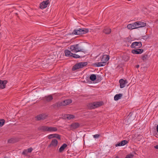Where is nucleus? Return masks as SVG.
<instances>
[{"label":"nucleus","mask_w":158,"mask_h":158,"mask_svg":"<svg viewBox=\"0 0 158 158\" xmlns=\"http://www.w3.org/2000/svg\"><path fill=\"white\" fill-rule=\"evenodd\" d=\"M69 48L70 50V51L68 50H66L64 51L65 56L67 57L72 56L73 53H71V51L73 52L76 53L78 52L82 51L83 50V48L80 47L78 44L71 45Z\"/></svg>","instance_id":"f257e3e1"},{"label":"nucleus","mask_w":158,"mask_h":158,"mask_svg":"<svg viewBox=\"0 0 158 158\" xmlns=\"http://www.w3.org/2000/svg\"><path fill=\"white\" fill-rule=\"evenodd\" d=\"M109 59L108 55H103L101 58V62L94 63L93 64V65L95 67H100L105 66Z\"/></svg>","instance_id":"f03ea898"},{"label":"nucleus","mask_w":158,"mask_h":158,"mask_svg":"<svg viewBox=\"0 0 158 158\" xmlns=\"http://www.w3.org/2000/svg\"><path fill=\"white\" fill-rule=\"evenodd\" d=\"M38 129L44 132L48 131L50 132H56L58 130L56 127L45 126H41L38 128Z\"/></svg>","instance_id":"7ed1b4c3"},{"label":"nucleus","mask_w":158,"mask_h":158,"mask_svg":"<svg viewBox=\"0 0 158 158\" xmlns=\"http://www.w3.org/2000/svg\"><path fill=\"white\" fill-rule=\"evenodd\" d=\"M88 31V29L79 28L78 29H74L73 32V34L75 35H80L82 34H85Z\"/></svg>","instance_id":"20e7f679"},{"label":"nucleus","mask_w":158,"mask_h":158,"mask_svg":"<svg viewBox=\"0 0 158 158\" xmlns=\"http://www.w3.org/2000/svg\"><path fill=\"white\" fill-rule=\"evenodd\" d=\"M87 64V63L86 62L78 63L73 66L72 70L73 71H74L76 69L82 68L86 66Z\"/></svg>","instance_id":"39448f33"},{"label":"nucleus","mask_w":158,"mask_h":158,"mask_svg":"<svg viewBox=\"0 0 158 158\" xmlns=\"http://www.w3.org/2000/svg\"><path fill=\"white\" fill-rule=\"evenodd\" d=\"M103 104L102 102H97L93 104H89V109H94L96 107L101 106Z\"/></svg>","instance_id":"423d86ee"},{"label":"nucleus","mask_w":158,"mask_h":158,"mask_svg":"<svg viewBox=\"0 0 158 158\" xmlns=\"http://www.w3.org/2000/svg\"><path fill=\"white\" fill-rule=\"evenodd\" d=\"M72 102V101L71 99H66L63 101L62 102H58L57 106H65L69 104Z\"/></svg>","instance_id":"0eeeda50"},{"label":"nucleus","mask_w":158,"mask_h":158,"mask_svg":"<svg viewBox=\"0 0 158 158\" xmlns=\"http://www.w3.org/2000/svg\"><path fill=\"white\" fill-rule=\"evenodd\" d=\"M142 46V44L140 42H133L131 46V48L139 49Z\"/></svg>","instance_id":"6e6552de"},{"label":"nucleus","mask_w":158,"mask_h":158,"mask_svg":"<svg viewBox=\"0 0 158 158\" xmlns=\"http://www.w3.org/2000/svg\"><path fill=\"white\" fill-rule=\"evenodd\" d=\"M58 141L56 139H52L50 144L48 145V147H50L52 148H56L58 145Z\"/></svg>","instance_id":"1a4fd4ad"},{"label":"nucleus","mask_w":158,"mask_h":158,"mask_svg":"<svg viewBox=\"0 0 158 158\" xmlns=\"http://www.w3.org/2000/svg\"><path fill=\"white\" fill-rule=\"evenodd\" d=\"M136 28L144 27L146 26V23H145L137 21L135 22Z\"/></svg>","instance_id":"9d476101"},{"label":"nucleus","mask_w":158,"mask_h":158,"mask_svg":"<svg viewBox=\"0 0 158 158\" xmlns=\"http://www.w3.org/2000/svg\"><path fill=\"white\" fill-rule=\"evenodd\" d=\"M49 1L47 0L43 2L40 4V7L41 9H44L47 7L48 4L49 3Z\"/></svg>","instance_id":"9b49d317"},{"label":"nucleus","mask_w":158,"mask_h":158,"mask_svg":"<svg viewBox=\"0 0 158 158\" xmlns=\"http://www.w3.org/2000/svg\"><path fill=\"white\" fill-rule=\"evenodd\" d=\"M120 83V87L121 88H123L125 87V85L127 83V80H124L123 79H121L119 81Z\"/></svg>","instance_id":"f8f14e48"},{"label":"nucleus","mask_w":158,"mask_h":158,"mask_svg":"<svg viewBox=\"0 0 158 158\" xmlns=\"http://www.w3.org/2000/svg\"><path fill=\"white\" fill-rule=\"evenodd\" d=\"M48 139H51L54 138H56L59 139H60V137L59 135L57 134H51L47 136Z\"/></svg>","instance_id":"ddd939ff"},{"label":"nucleus","mask_w":158,"mask_h":158,"mask_svg":"<svg viewBox=\"0 0 158 158\" xmlns=\"http://www.w3.org/2000/svg\"><path fill=\"white\" fill-rule=\"evenodd\" d=\"M143 49L139 48L132 50V53L135 54H140L143 53Z\"/></svg>","instance_id":"4468645a"},{"label":"nucleus","mask_w":158,"mask_h":158,"mask_svg":"<svg viewBox=\"0 0 158 158\" xmlns=\"http://www.w3.org/2000/svg\"><path fill=\"white\" fill-rule=\"evenodd\" d=\"M80 124L78 123H75L72 124L70 126V128L72 130L74 129L79 127Z\"/></svg>","instance_id":"2eb2a0df"},{"label":"nucleus","mask_w":158,"mask_h":158,"mask_svg":"<svg viewBox=\"0 0 158 158\" xmlns=\"http://www.w3.org/2000/svg\"><path fill=\"white\" fill-rule=\"evenodd\" d=\"M7 82L6 81H2L0 80V88L2 89L5 88Z\"/></svg>","instance_id":"dca6fc26"},{"label":"nucleus","mask_w":158,"mask_h":158,"mask_svg":"<svg viewBox=\"0 0 158 158\" xmlns=\"http://www.w3.org/2000/svg\"><path fill=\"white\" fill-rule=\"evenodd\" d=\"M128 142L126 140H124L122 141L121 142L118 144H115L116 147L118 146H124L125 144L128 143Z\"/></svg>","instance_id":"f3484780"},{"label":"nucleus","mask_w":158,"mask_h":158,"mask_svg":"<svg viewBox=\"0 0 158 158\" xmlns=\"http://www.w3.org/2000/svg\"><path fill=\"white\" fill-rule=\"evenodd\" d=\"M46 116L44 114H40L36 117L37 119L38 120L44 119L46 118Z\"/></svg>","instance_id":"a211bd4d"},{"label":"nucleus","mask_w":158,"mask_h":158,"mask_svg":"<svg viewBox=\"0 0 158 158\" xmlns=\"http://www.w3.org/2000/svg\"><path fill=\"white\" fill-rule=\"evenodd\" d=\"M135 23L131 24H128L127 25V27L129 29H133L136 28Z\"/></svg>","instance_id":"6ab92c4d"},{"label":"nucleus","mask_w":158,"mask_h":158,"mask_svg":"<svg viewBox=\"0 0 158 158\" xmlns=\"http://www.w3.org/2000/svg\"><path fill=\"white\" fill-rule=\"evenodd\" d=\"M65 118H67L69 120L73 119L75 118L74 115L72 114H67L64 115Z\"/></svg>","instance_id":"aec40b11"},{"label":"nucleus","mask_w":158,"mask_h":158,"mask_svg":"<svg viewBox=\"0 0 158 158\" xmlns=\"http://www.w3.org/2000/svg\"><path fill=\"white\" fill-rule=\"evenodd\" d=\"M67 145L65 143L63 144L60 148L59 149V151L60 152H62L64 149L67 147Z\"/></svg>","instance_id":"412c9836"},{"label":"nucleus","mask_w":158,"mask_h":158,"mask_svg":"<svg viewBox=\"0 0 158 158\" xmlns=\"http://www.w3.org/2000/svg\"><path fill=\"white\" fill-rule=\"evenodd\" d=\"M53 98L51 95L46 96L44 98V99L47 102H49Z\"/></svg>","instance_id":"4be33fe9"},{"label":"nucleus","mask_w":158,"mask_h":158,"mask_svg":"<svg viewBox=\"0 0 158 158\" xmlns=\"http://www.w3.org/2000/svg\"><path fill=\"white\" fill-rule=\"evenodd\" d=\"M122 96V94H117L115 95L114 96V100L115 101H117L120 99Z\"/></svg>","instance_id":"5701e85b"},{"label":"nucleus","mask_w":158,"mask_h":158,"mask_svg":"<svg viewBox=\"0 0 158 158\" xmlns=\"http://www.w3.org/2000/svg\"><path fill=\"white\" fill-rule=\"evenodd\" d=\"M103 32L106 34H109L111 32V30L109 28H106L104 30Z\"/></svg>","instance_id":"b1692460"},{"label":"nucleus","mask_w":158,"mask_h":158,"mask_svg":"<svg viewBox=\"0 0 158 158\" xmlns=\"http://www.w3.org/2000/svg\"><path fill=\"white\" fill-rule=\"evenodd\" d=\"M96 78V76L95 74H91L89 77V79L93 81L95 80Z\"/></svg>","instance_id":"393cba45"},{"label":"nucleus","mask_w":158,"mask_h":158,"mask_svg":"<svg viewBox=\"0 0 158 158\" xmlns=\"http://www.w3.org/2000/svg\"><path fill=\"white\" fill-rule=\"evenodd\" d=\"M71 56H73V58H80L82 57L81 56H80L78 55L73 53V55H72Z\"/></svg>","instance_id":"a878e982"},{"label":"nucleus","mask_w":158,"mask_h":158,"mask_svg":"<svg viewBox=\"0 0 158 158\" xmlns=\"http://www.w3.org/2000/svg\"><path fill=\"white\" fill-rule=\"evenodd\" d=\"M134 156V155L131 153L126 156L125 158H132Z\"/></svg>","instance_id":"bb28decb"},{"label":"nucleus","mask_w":158,"mask_h":158,"mask_svg":"<svg viewBox=\"0 0 158 158\" xmlns=\"http://www.w3.org/2000/svg\"><path fill=\"white\" fill-rule=\"evenodd\" d=\"M5 122V120L4 119H0V127H2L3 125Z\"/></svg>","instance_id":"cd10ccee"},{"label":"nucleus","mask_w":158,"mask_h":158,"mask_svg":"<svg viewBox=\"0 0 158 158\" xmlns=\"http://www.w3.org/2000/svg\"><path fill=\"white\" fill-rule=\"evenodd\" d=\"M33 150V149L31 148H30L27 149V151L28 152H31Z\"/></svg>","instance_id":"c85d7f7f"},{"label":"nucleus","mask_w":158,"mask_h":158,"mask_svg":"<svg viewBox=\"0 0 158 158\" xmlns=\"http://www.w3.org/2000/svg\"><path fill=\"white\" fill-rule=\"evenodd\" d=\"M27 150H24L22 154L24 155H26L27 154Z\"/></svg>","instance_id":"c756f323"},{"label":"nucleus","mask_w":158,"mask_h":158,"mask_svg":"<svg viewBox=\"0 0 158 158\" xmlns=\"http://www.w3.org/2000/svg\"><path fill=\"white\" fill-rule=\"evenodd\" d=\"M93 136L94 138H98L99 137V135L98 134H96L94 135H93Z\"/></svg>","instance_id":"7c9ffc66"},{"label":"nucleus","mask_w":158,"mask_h":158,"mask_svg":"<svg viewBox=\"0 0 158 158\" xmlns=\"http://www.w3.org/2000/svg\"><path fill=\"white\" fill-rule=\"evenodd\" d=\"M154 147L155 148L158 149V145L155 146Z\"/></svg>","instance_id":"2f4dec72"},{"label":"nucleus","mask_w":158,"mask_h":158,"mask_svg":"<svg viewBox=\"0 0 158 158\" xmlns=\"http://www.w3.org/2000/svg\"><path fill=\"white\" fill-rule=\"evenodd\" d=\"M129 58L128 57H127V58L126 59H124V60L126 61H127L129 60Z\"/></svg>","instance_id":"473e14b6"},{"label":"nucleus","mask_w":158,"mask_h":158,"mask_svg":"<svg viewBox=\"0 0 158 158\" xmlns=\"http://www.w3.org/2000/svg\"><path fill=\"white\" fill-rule=\"evenodd\" d=\"M156 131L158 133V124L157 125L156 127Z\"/></svg>","instance_id":"72a5a7b5"},{"label":"nucleus","mask_w":158,"mask_h":158,"mask_svg":"<svg viewBox=\"0 0 158 158\" xmlns=\"http://www.w3.org/2000/svg\"><path fill=\"white\" fill-rule=\"evenodd\" d=\"M139 65H136V68H139Z\"/></svg>","instance_id":"f704fd0d"},{"label":"nucleus","mask_w":158,"mask_h":158,"mask_svg":"<svg viewBox=\"0 0 158 158\" xmlns=\"http://www.w3.org/2000/svg\"><path fill=\"white\" fill-rule=\"evenodd\" d=\"M92 82L91 81H89V84L92 83Z\"/></svg>","instance_id":"c9c22d12"},{"label":"nucleus","mask_w":158,"mask_h":158,"mask_svg":"<svg viewBox=\"0 0 158 158\" xmlns=\"http://www.w3.org/2000/svg\"><path fill=\"white\" fill-rule=\"evenodd\" d=\"M87 83H88V82H89V81L88 80V79H87Z\"/></svg>","instance_id":"e433bc0d"},{"label":"nucleus","mask_w":158,"mask_h":158,"mask_svg":"<svg viewBox=\"0 0 158 158\" xmlns=\"http://www.w3.org/2000/svg\"><path fill=\"white\" fill-rule=\"evenodd\" d=\"M116 158H118V156H117Z\"/></svg>","instance_id":"4c0bfd02"}]
</instances>
